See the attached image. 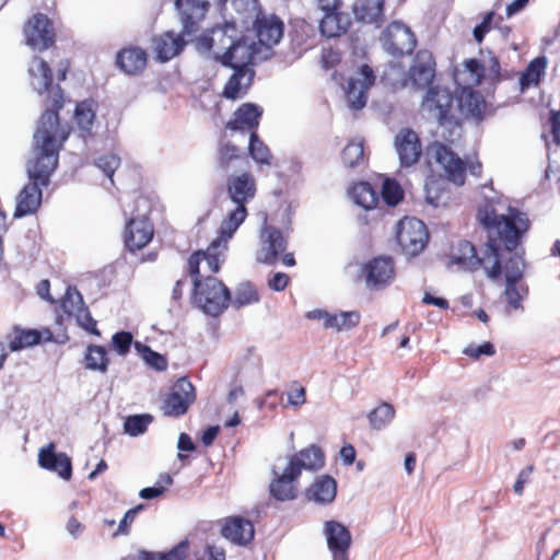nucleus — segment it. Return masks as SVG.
<instances>
[{"label": "nucleus", "instance_id": "obj_1", "mask_svg": "<svg viewBox=\"0 0 560 560\" xmlns=\"http://www.w3.org/2000/svg\"><path fill=\"white\" fill-rule=\"evenodd\" d=\"M70 69L68 59L57 68L58 82L67 79ZM33 89L44 96L46 110L42 114L34 142L36 156L28 163L30 182L20 191L14 211L15 218L35 213L42 203V187L50 184V176L58 166L59 151L70 135V128L61 126L59 110L65 105V94L59 83L54 84L50 66L42 57L34 56L28 67Z\"/></svg>", "mask_w": 560, "mask_h": 560}, {"label": "nucleus", "instance_id": "obj_2", "mask_svg": "<svg viewBox=\"0 0 560 560\" xmlns=\"http://www.w3.org/2000/svg\"><path fill=\"white\" fill-rule=\"evenodd\" d=\"M480 222L488 235L481 255L469 241H460L454 248L453 260L465 270L483 269L489 279L498 280L502 275L501 247L509 252L516 249L529 228V221L520 211L504 215L491 210L480 215Z\"/></svg>", "mask_w": 560, "mask_h": 560}, {"label": "nucleus", "instance_id": "obj_3", "mask_svg": "<svg viewBox=\"0 0 560 560\" xmlns=\"http://www.w3.org/2000/svg\"><path fill=\"white\" fill-rule=\"evenodd\" d=\"M223 261L218 256V269L212 270L210 256L202 249L194 252L187 259V272L192 278V299L202 312L210 316H219L231 303V292L228 287L214 278Z\"/></svg>", "mask_w": 560, "mask_h": 560}, {"label": "nucleus", "instance_id": "obj_4", "mask_svg": "<svg viewBox=\"0 0 560 560\" xmlns=\"http://www.w3.org/2000/svg\"><path fill=\"white\" fill-rule=\"evenodd\" d=\"M435 75L436 62L433 54L428 49H419L407 71L400 62H389L381 74V81L393 90L411 86L420 91L432 86Z\"/></svg>", "mask_w": 560, "mask_h": 560}, {"label": "nucleus", "instance_id": "obj_5", "mask_svg": "<svg viewBox=\"0 0 560 560\" xmlns=\"http://www.w3.org/2000/svg\"><path fill=\"white\" fill-rule=\"evenodd\" d=\"M260 248L257 252V261L265 265H276L279 260L287 267L295 266L293 253H287L288 238L282 231L265 223L259 233Z\"/></svg>", "mask_w": 560, "mask_h": 560}, {"label": "nucleus", "instance_id": "obj_6", "mask_svg": "<svg viewBox=\"0 0 560 560\" xmlns=\"http://www.w3.org/2000/svg\"><path fill=\"white\" fill-rule=\"evenodd\" d=\"M122 560H225V551L214 546H206L189 555V541L184 539L167 552H152L140 550L131 553Z\"/></svg>", "mask_w": 560, "mask_h": 560}, {"label": "nucleus", "instance_id": "obj_7", "mask_svg": "<svg viewBox=\"0 0 560 560\" xmlns=\"http://www.w3.org/2000/svg\"><path fill=\"white\" fill-rule=\"evenodd\" d=\"M429 238V231L423 221L416 218H404L398 222L396 240L407 256L415 257L422 253Z\"/></svg>", "mask_w": 560, "mask_h": 560}, {"label": "nucleus", "instance_id": "obj_8", "mask_svg": "<svg viewBox=\"0 0 560 560\" xmlns=\"http://www.w3.org/2000/svg\"><path fill=\"white\" fill-rule=\"evenodd\" d=\"M380 43L387 54L400 58L412 54L417 46V37L409 26L394 21L381 33Z\"/></svg>", "mask_w": 560, "mask_h": 560}, {"label": "nucleus", "instance_id": "obj_9", "mask_svg": "<svg viewBox=\"0 0 560 560\" xmlns=\"http://www.w3.org/2000/svg\"><path fill=\"white\" fill-rule=\"evenodd\" d=\"M428 155L442 167L447 180L457 186L465 184L466 164L450 147L433 142L428 147Z\"/></svg>", "mask_w": 560, "mask_h": 560}, {"label": "nucleus", "instance_id": "obj_10", "mask_svg": "<svg viewBox=\"0 0 560 560\" xmlns=\"http://www.w3.org/2000/svg\"><path fill=\"white\" fill-rule=\"evenodd\" d=\"M247 215L246 205H236V208L230 212L223 220L220 229V235L213 240L205 252L210 256L212 270L218 269V256L223 257L228 249V241L232 237L238 226L244 222Z\"/></svg>", "mask_w": 560, "mask_h": 560}, {"label": "nucleus", "instance_id": "obj_11", "mask_svg": "<svg viewBox=\"0 0 560 560\" xmlns=\"http://www.w3.org/2000/svg\"><path fill=\"white\" fill-rule=\"evenodd\" d=\"M361 276L370 290H382L389 285L396 276L392 256L381 255L368 260L361 268Z\"/></svg>", "mask_w": 560, "mask_h": 560}, {"label": "nucleus", "instance_id": "obj_12", "mask_svg": "<svg viewBox=\"0 0 560 560\" xmlns=\"http://www.w3.org/2000/svg\"><path fill=\"white\" fill-rule=\"evenodd\" d=\"M195 400V386L188 377H180L163 399L161 409L164 416L177 418L184 416Z\"/></svg>", "mask_w": 560, "mask_h": 560}, {"label": "nucleus", "instance_id": "obj_13", "mask_svg": "<svg viewBox=\"0 0 560 560\" xmlns=\"http://www.w3.org/2000/svg\"><path fill=\"white\" fill-rule=\"evenodd\" d=\"M174 4L183 34L192 40V37L201 30V24L210 9V2L208 0H175Z\"/></svg>", "mask_w": 560, "mask_h": 560}, {"label": "nucleus", "instance_id": "obj_14", "mask_svg": "<svg viewBox=\"0 0 560 560\" xmlns=\"http://www.w3.org/2000/svg\"><path fill=\"white\" fill-rule=\"evenodd\" d=\"M238 37V28L235 22L225 21L213 26L200 36L196 37V49L208 52L212 49L228 51Z\"/></svg>", "mask_w": 560, "mask_h": 560}, {"label": "nucleus", "instance_id": "obj_15", "mask_svg": "<svg viewBox=\"0 0 560 560\" xmlns=\"http://www.w3.org/2000/svg\"><path fill=\"white\" fill-rule=\"evenodd\" d=\"M453 102V93L447 88L435 85L427 90L421 107L440 125H445L454 118L452 115Z\"/></svg>", "mask_w": 560, "mask_h": 560}, {"label": "nucleus", "instance_id": "obj_16", "mask_svg": "<svg viewBox=\"0 0 560 560\" xmlns=\"http://www.w3.org/2000/svg\"><path fill=\"white\" fill-rule=\"evenodd\" d=\"M60 306L67 316L75 318L81 328L92 335L101 336L96 320L92 317L88 306L84 304L82 294L75 287L69 285L67 288L65 295L60 300Z\"/></svg>", "mask_w": 560, "mask_h": 560}, {"label": "nucleus", "instance_id": "obj_17", "mask_svg": "<svg viewBox=\"0 0 560 560\" xmlns=\"http://www.w3.org/2000/svg\"><path fill=\"white\" fill-rule=\"evenodd\" d=\"M26 44L34 50L44 51L55 45L52 22L43 13L34 14L24 26Z\"/></svg>", "mask_w": 560, "mask_h": 560}, {"label": "nucleus", "instance_id": "obj_18", "mask_svg": "<svg viewBox=\"0 0 560 560\" xmlns=\"http://www.w3.org/2000/svg\"><path fill=\"white\" fill-rule=\"evenodd\" d=\"M154 236V225L147 214L132 215L125 225L124 243L126 248L136 253L144 248Z\"/></svg>", "mask_w": 560, "mask_h": 560}, {"label": "nucleus", "instance_id": "obj_19", "mask_svg": "<svg viewBox=\"0 0 560 560\" xmlns=\"http://www.w3.org/2000/svg\"><path fill=\"white\" fill-rule=\"evenodd\" d=\"M256 54L255 43L245 36H238L230 50L217 55L215 60L224 67L253 71L249 66L255 62Z\"/></svg>", "mask_w": 560, "mask_h": 560}, {"label": "nucleus", "instance_id": "obj_20", "mask_svg": "<svg viewBox=\"0 0 560 560\" xmlns=\"http://www.w3.org/2000/svg\"><path fill=\"white\" fill-rule=\"evenodd\" d=\"M401 167L408 168L416 165L422 156V143L418 133L411 128H401L394 139Z\"/></svg>", "mask_w": 560, "mask_h": 560}, {"label": "nucleus", "instance_id": "obj_21", "mask_svg": "<svg viewBox=\"0 0 560 560\" xmlns=\"http://www.w3.org/2000/svg\"><path fill=\"white\" fill-rule=\"evenodd\" d=\"M187 35L175 33L174 31H165L152 38V51L159 62H167L173 58L180 55L188 40L185 39Z\"/></svg>", "mask_w": 560, "mask_h": 560}, {"label": "nucleus", "instance_id": "obj_22", "mask_svg": "<svg viewBox=\"0 0 560 560\" xmlns=\"http://www.w3.org/2000/svg\"><path fill=\"white\" fill-rule=\"evenodd\" d=\"M327 546L334 560H349L351 546L350 530L337 521H327L324 525Z\"/></svg>", "mask_w": 560, "mask_h": 560}, {"label": "nucleus", "instance_id": "obj_23", "mask_svg": "<svg viewBox=\"0 0 560 560\" xmlns=\"http://www.w3.org/2000/svg\"><path fill=\"white\" fill-rule=\"evenodd\" d=\"M221 535L236 546H247L255 537V527L250 520L241 515L228 516L222 521Z\"/></svg>", "mask_w": 560, "mask_h": 560}, {"label": "nucleus", "instance_id": "obj_24", "mask_svg": "<svg viewBox=\"0 0 560 560\" xmlns=\"http://www.w3.org/2000/svg\"><path fill=\"white\" fill-rule=\"evenodd\" d=\"M254 30L261 45L271 47L277 45L283 36L284 25L276 14L258 11L254 21Z\"/></svg>", "mask_w": 560, "mask_h": 560}, {"label": "nucleus", "instance_id": "obj_25", "mask_svg": "<svg viewBox=\"0 0 560 560\" xmlns=\"http://www.w3.org/2000/svg\"><path fill=\"white\" fill-rule=\"evenodd\" d=\"M361 79L350 78L347 83L346 95L353 109H361L368 101V91L375 82L373 69L369 65L360 68Z\"/></svg>", "mask_w": 560, "mask_h": 560}, {"label": "nucleus", "instance_id": "obj_26", "mask_svg": "<svg viewBox=\"0 0 560 560\" xmlns=\"http://www.w3.org/2000/svg\"><path fill=\"white\" fill-rule=\"evenodd\" d=\"M352 13L357 22L380 28L385 22V0H355Z\"/></svg>", "mask_w": 560, "mask_h": 560}, {"label": "nucleus", "instance_id": "obj_27", "mask_svg": "<svg viewBox=\"0 0 560 560\" xmlns=\"http://www.w3.org/2000/svg\"><path fill=\"white\" fill-rule=\"evenodd\" d=\"M226 189L231 200L235 205H246L256 195L255 177L244 172L240 175H231L226 180Z\"/></svg>", "mask_w": 560, "mask_h": 560}, {"label": "nucleus", "instance_id": "obj_28", "mask_svg": "<svg viewBox=\"0 0 560 560\" xmlns=\"http://www.w3.org/2000/svg\"><path fill=\"white\" fill-rule=\"evenodd\" d=\"M261 115L262 110L257 105L244 103L233 113V117L226 122L225 129L248 131L250 136L252 131H257Z\"/></svg>", "mask_w": 560, "mask_h": 560}, {"label": "nucleus", "instance_id": "obj_29", "mask_svg": "<svg viewBox=\"0 0 560 560\" xmlns=\"http://www.w3.org/2000/svg\"><path fill=\"white\" fill-rule=\"evenodd\" d=\"M56 446L49 443L46 447L39 450L38 464L42 468L57 472L61 478L69 480L72 476V465L70 457L65 453L57 454Z\"/></svg>", "mask_w": 560, "mask_h": 560}, {"label": "nucleus", "instance_id": "obj_30", "mask_svg": "<svg viewBox=\"0 0 560 560\" xmlns=\"http://www.w3.org/2000/svg\"><path fill=\"white\" fill-rule=\"evenodd\" d=\"M115 63L119 70L128 75H138L148 63V54L138 46H127L116 54Z\"/></svg>", "mask_w": 560, "mask_h": 560}, {"label": "nucleus", "instance_id": "obj_31", "mask_svg": "<svg viewBox=\"0 0 560 560\" xmlns=\"http://www.w3.org/2000/svg\"><path fill=\"white\" fill-rule=\"evenodd\" d=\"M294 466L287 465L285 469L281 475L275 471L276 477L272 479L269 486L270 494L279 501L293 500L298 495L295 481L300 475Z\"/></svg>", "mask_w": 560, "mask_h": 560}, {"label": "nucleus", "instance_id": "obj_32", "mask_svg": "<svg viewBox=\"0 0 560 560\" xmlns=\"http://www.w3.org/2000/svg\"><path fill=\"white\" fill-rule=\"evenodd\" d=\"M460 112L466 116L480 121L487 109V102L479 91L471 86H463L457 96Z\"/></svg>", "mask_w": 560, "mask_h": 560}, {"label": "nucleus", "instance_id": "obj_33", "mask_svg": "<svg viewBox=\"0 0 560 560\" xmlns=\"http://www.w3.org/2000/svg\"><path fill=\"white\" fill-rule=\"evenodd\" d=\"M324 464L325 455L322 448L317 445H311L310 447L292 455L288 463L289 466H294L293 468L298 470L300 476L303 469L316 470L322 468Z\"/></svg>", "mask_w": 560, "mask_h": 560}, {"label": "nucleus", "instance_id": "obj_34", "mask_svg": "<svg viewBox=\"0 0 560 560\" xmlns=\"http://www.w3.org/2000/svg\"><path fill=\"white\" fill-rule=\"evenodd\" d=\"M351 26V19L348 13L339 9L326 12L319 22V31L323 36L331 38L346 34Z\"/></svg>", "mask_w": 560, "mask_h": 560}, {"label": "nucleus", "instance_id": "obj_35", "mask_svg": "<svg viewBox=\"0 0 560 560\" xmlns=\"http://www.w3.org/2000/svg\"><path fill=\"white\" fill-rule=\"evenodd\" d=\"M97 103L92 100H84L75 105L74 122L80 131V137L86 139L92 136V129L96 118Z\"/></svg>", "mask_w": 560, "mask_h": 560}, {"label": "nucleus", "instance_id": "obj_36", "mask_svg": "<svg viewBox=\"0 0 560 560\" xmlns=\"http://www.w3.org/2000/svg\"><path fill=\"white\" fill-rule=\"evenodd\" d=\"M254 71L234 69V73L223 88L222 96L232 101L241 98L252 85Z\"/></svg>", "mask_w": 560, "mask_h": 560}, {"label": "nucleus", "instance_id": "obj_37", "mask_svg": "<svg viewBox=\"0 0 560 560\" xmlns=\"http://www.w3.org/2000/svg\"><path fill=\"white\" fill-rule=\"evenodd\" d=\"M349 196L355 205L365 210L375 209L380 201L378 191L368 182H359L349 189Z\"/></svg>", "mask_w": 560, "mask_h": 560}, {"label": "nucleus", "instance_id": "obj_38", "mask_svg": "<svg viewBox=\"0 0 560 560\" xmlns=\"http://www.w3.org/2000/svg\"><path fill=\"white\" fill-rule=\"evenodd\" d=\"M110 358L105 347L91 343L83 355V365L86 370L105 374L108 370Z\"/></svg>", "mask_w": 560, "mask_h": 560}, {"label": "nucleus", "instance_id": "obj_39", "mask_svg": "<svg viewBox=\"0 0 560 560\" xmlns=\"http://www.w3.org/2000/svg\"><path fill=\"white\" fill-rule=\"evenodd\" d=\"M42 332L37 329L13 327L9 335V349L19 351L24 348L33 347L42 341Z\"/></svg>", "mask_w": 560, "mask_h": 560}, {"label": "nucleus", "instance_id": "obj_40", "mask_svg": "<svg viewBox=\"0 0 560 560\" xmlns=\"http://www.w3.org/2000/svg\"><path fill=\"white\" fill-rule=\"evenodd\" d=\"M337 493L336 480L330 476H322L308 489V497L318 503H330Z\"/></svg>", "mask_w": 560, "mask_h": 560}, {"label": "nucleus", "instance_id": "obj_41", "mask_svg": "<svg viewBox=\"0 0 560 560\" xmlns=\"http://www.w3.org/2000/svg\"><path fill=\"white\" fill-rule=\"evenodd\" d=\"M248 151L253 160L258 164H271L272 154L267 144L259 139L257 131H252L249 136Z\"/></svg>", "mask_w": 560, "mask_h": 560}, {"label": "nucleus", "instance_id": "obj_42", "mask_svg": "<svg viewBox=\"0 0 560 560\" xmlns=\"http://www.w3.org/2000/svg\"><path fill=\"white\" fill-rule=\"evenodd\" d=\"M395 417V409L388 402H382L369 413V421L374 430L386 427Z\"/></svg>", "mask_w": 560, "mask_h": 560}, {"label": "nucleus", "instance_id": "obj_43", "mask_svg": "<svg viewBox=\"0 0 560 560\" xmlns=\"http://www.w3.org/2000/svg\"><path fill=\"white\" fill-rule=\"evenodd\" d=\"M448 197V191L444 187V182L436 178H430L425 182V199L434 207L444 205Z\"/></svg>", "mask_w": 560, "mask_h": 560}, {"label": "nucleus", "instance_id": "obj_44", "mask_svg": "<svg viewBox=\"0 0 560 560\" xmlns=\"http://www.w3.org/2000/svg\"><path fill=\"white\" fill-rule=\"evenodd\" d=\"M259 301V293L256 287L250 282H242L235 290V298L231 303L236 308L257 303Z\"/></svg>", "mask_w": 560, "mask_h": 560}, {"label": "nucleus", "instance_id": "obj_45", "mask_svg": "<svg viewBox=\"0 0 560 560\" xmlns=\"http://www.w3.org/2000/svg\"><path fill=\"white\" fill-rule=\"evenodd\" d=\"M341 160L346 167L354 168L364 160V147L361 141H350L341 153Z\"/></svg>", "mask_w": 560, "mask_h": 560}, {"label": "nucleus", "instance_id": "obj_46", "mask_svg": "<svg viewBox=\"0 0 560 560\" xmlns=\"http://www.w3.org/2000/svg\"><path fill=\"white\" fill-rule=\"evenodd\" d=\"M242 156L240 149L231 143H221L218 148L217 163L220 170L229 171L232 163L240 160Z\"/></svg>", "mask_w": 560, "mask_h": 560}, {"label": "nucleus", "instance_id": "obj_47", "mask_svg": "<svg viewBox=\"0 0 560 560\" xmlns=\"http://www.w3.org/2000/svg\"><path fill=\"white\" fill-rule=\"evenodd\" d=\"M545 67V58H536L530 61L520 79L522 88L524 89L538 84L540 77L544 74Z\"/></svg>", "mask_w": 560, "mask_h": 560}, {"label": "nucleus", "instance_id": "obj_48", "mask_svg": "<svg viewBox=\"0 0 560 560\" xmlns=\"http://www.w3.org/2000/svg\"><path fill=\"white\" fill-rule=\"evenodd\" d=\"M152 421L153 417L148 413L129 416L124 423V428L128 434L137 436L144 433Z\"/></svg>", "mask_w": 560, "mask_h": 560}, {"label": "nucleus", "instance_id": "obj_49", "mask_svg": "<svg viewBox=\"0 0 560 560\" xmlns=\"http://www.w3.org/2000/svg\"><path fill=\"white\" fill-rule=\"evenodd\" d=\"M382 197L386 205L396 206L402 200L404 191L395 179L386 178L382 186Z\"/></svg>", "mask_w": 560, "mask_h": 560}, {"label": "nucleus", "instance_id": "obj_50", "mask_svg": "<svg viewBox=\"0 0 560 560\" xmlns=\"http://www.w3.org/2000/svg\"><path fill=\"white\" fill-rule=\"evenodd\" d=\"M136 347L141 351L144 361L151 368H153L156 371H165L167 369L168 363L167 359L164 355L152 350L148 346H142L139 342L136 343Z\"/></svg>", "mask_w": 560, "mask_h": 560}, {"label": "nucleus", "instance_id": "obj_51", "mask_svg": "<svg viewBox=\"0 0 560 560\" xmlns=\"http://www.w3.org/2000/svg\"><path fill=\"white\" fill-rule=\"evenodd\" d=\"M518 283L520 282H506L505 285L504 294L509 306L513 310H518L522 307V301L527 294V288L517 285Z\"/></svg>", "mask_w": 560, "mask_h": 560}, {"label": "nucleus", "instance_id": "obj_52", "mask_svg": "<svg viewBox=\"0 0 560 560\" xmlns=\"http://www.w3.org/2000/svg\"><path fill=\"white\" fill-rule=\"evenodd\" d=\"M158 483V486L141 489L139 497L144 500H151L162 495L166 487L173 483V478L168 474H163L160 476Z\"/></svg>", "mask_w": 560, "mask_h": 560}, {"label": "nucleus", "instance_id": "obj_53", "mask_svg": "<svg viewBox=\"0 0 560 560\" xmlns=\"http://www.w3.org/2000/svg\"><path fill=\"white\" fill-rule=\"evenodd\" d=\"M524 261L521 257H510L504 266L506 282H521L523 278Z\"/></svg>", "mask_w": 560, "mask_h": 560}, {"label": "nucleus", "instance_id": "obj_54", "mask_svg": "<svg viewBox=\"0 0 560 560\" xmlns=\"http://www.w3.org/2000/svg\"><path fill=\"white\" fill-rule=\"evenodd\" d=\"M465 69L470 75V79L467 81L469 84L478 86L481 84L485 79L486 69L481 61L476 58L467 59L464 62Z\"/></svg>", "mask_w": 560, "mask_h": 560}, {"label": "nucleus", "instance_id": "obj_55", "mask_svg": "<svg viewBox=\"0 0 560 560\" xmlns=\"http://www.w3.org/2000/svg\"><path fill=\"white\" fill-rule=\"evenodd\" d=\"M132 335L129 331H118L112 337V348L119 354L126 355L130 351Z\"/></svg>", "mask_w": 560, "mask_h": 560}, {"label": "nucleus", "instance_id": "obj_56", "mask_svg": "<svg viewBox=\"0 0 560 560\" xmlns=\"http://www.w3.org/2000/svg\"><path fill=\"white\" fill-rule=\"evenodd\" d=\"M96 165L104 172L106 176L112 178L115 171L120 165V158L115 153H107L97 159Z\"/></svg>", "mask_w": 560, "mask_h": 560}, {"label": "nucleus", "instance_id": "obj_57", "mask_svg": "<svg viewBox=\"0 0 560 560\" xmlns=\"http://www.w3.org/2000/svg\"><path fill=\"white\" fill-rule=\"evenodd\" d=\"M341 61V52L339 49L332 47H325L322 49L320 63L326 70L332 69Z\"/></svg>", "mask_w": 560, "mask_h": 560}, {"label": "nucleus", "instance_id": "obj_58", "mask_svg": "<svg viewBox=\"0 0 560 560\" xmlns=\"http://www.w3.org/2000/svg\"><path fill=\"white\" fill-rule=\"evenodd\" d=\"M493 18L494 12L489 11L483 15L482 21L475 26L472 34L477 43H482L486 34L490 32L492 27Z\"/></svg>", "mask_w": 560, "mask_h": 560}, {"label": "nucleus", "instance_id": "obj_59", "mask_svg": "<svg viewBox=\"0 0 560 560\" xmlns=\"http://www.w3.org/2000/svg\"><path fill=\"white\" fill-rule=\"evenodd\" d=\"M306 401V390L298 382H293L291 389L288 392V404L292 406H302Z\"/></svg>", "mask_w": 560, "mask_h": 560}, {"label": "nucleus", "instance_id": "obj_60", "mask_svg": "<svg viewBox=\"0 0 560 560\" xmlns=\"http://www.w3.org/2000/svg\"><path fill=\"white\" fill-rule=\"evenodd\" d=\"M339 330L350 329L359 325L361 315L357 311L341 312L337 314Z\"/></svg>", "mask_w": 560, "mask_h": 560}, {"label": "nucleus", "instance_id": "obj_61", "mask_svg": "<svg viewBox=\"0 0 560 560\" xmlns=\"http://www.w3.org/2000/svg\"><path fill=\"white\" fill-rule=\"evenodd\" d=\"M464 353L471 359H479L481 355H493L495 350L491 342L486 341L479 346L467 347Z\"/></svg>", "mask_w": 560, "mask_h": 560}, {"label": "nucleus", "instance_id": "obj_62", "mask_svg": "<svg viewBox=\"0 0 560 560\" xmlns=\"http://www.w3.org/2000/svg\"><path fill=\"white\" fill-rule=\"evenodd\" d=\"M135 520H136V515L133 514V511L128 510L125 513L122 520L119 522L116 532L113 534V537H117V536H121V535L122 536L129 535L130 527H131L132 523L135 522Z\"/></svg>", "mask_w": 560, "mask_h": 560}, {"label": "nucleus", "instance_id": "obj_63", "mask_svg": "<svg viewBox=\"0 0 560 560\" xmlns=\"http://www.w3.org/2000/svg\"><path fill=\"white\" fill-rule=\"evenodd\" d=\"M308 317L323 319L325 328H336L339 330L337 314H329L326 311H316L308 313Z\"/></svg>", "mask_w": 560, "mask_h": 560}, {"label": "nucleus", "instance_id": "obj_64", "mask_svg": "<svg viewBox=\"0 0 560 560\" xmlns=\"http://www.w3.org/2000/svg\"><path fill=\"white\" fill-rule=\"evenodd\" d=\"M549 122L553 142L556 145H560V110L551 112Z\"/></svg>", "mask_w": 560, "mask_h": 560}]
</instances>
